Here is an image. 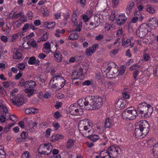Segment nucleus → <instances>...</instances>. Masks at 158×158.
Instances as JSON below:
<instances>
[{
    "mask_svg": "<svg viewBox=\"0 0 158 158\" xmlns=\"http://www.w3.org/2000/svg\"><path fill=\"white\" fill-rule=\"evenodd\" d=\"M149 125L145 120H142L136 124L135 134V137L140 139L145 137L149 131Z\"/></svg>",
    "mask_w": 158,
    "mask_h": 158,
    "instance_id": "1",
    "label": "nucleus"
},
{
    "mask_svg": "<svg viewBox=\"0 0 158 158\" xmlns=\"http://www.w3.org/2000/svg\"><path fill=\"white\" fill-rule=\"evenodd\" d=\"M87 98L88 102H89L88 106L87 107V110H94L99 109L103 105V99L98 96H89Z\"/></svg>",
    "mask_w": 158,
    "mask_h": 158,
    "instance_id": "2",
    "label": "nucleus"
},
{
    "mask_svg": "<svg viewBox=\"0 0 158 158\" xmlns=\"http://www.w3.org/2000/svg\"><path fill=\"white\" fill-rule=\"evenodd\" d=\"M137 110L141 116L148 118L150 116L153 111L152 107L145 102H143L139 104Z\"/></svg>",
    "mask_w": 158,
    "mask_h": 158,
    "instance_id": "3",
    "label": "nucleus"
},
{
    "mask_svg": "<svg viewBox=\"0 0 158 158\" xmlns=\"http://www.w3.org/2000/svg\"><path fill=\"white\" fill-rule=\"evenodd\" d=\"M137 115V112L133 107L127 108L122 114L123 118L127 120H134Z\"/></svg>",
    "mask_w": 158,
    "mask_h": 158,
    "instance_id": "4",
    "label": "nucleus"
},
{
    "mask_svg": "<svg viewBox=\"0 0 158 158\" xmlns=\"http://www.w3.org/2000/svg\"><path fill=\"white\" fill-rule=\"evenodd\" d=\"M65 81L63 77L60 75H55L52 78L50 83L52 84V87L58 89H61L65 85Z\"/></svg>",
    "mask_w": 158,
    "mask_h": 158,
    "instance_id": "5",
    "label": "nucleus"
},
{
    "mask_svg": "<svg viewBox=\"0 0 158 158\" xmlns=\"http://www.w3.org/2000/svg\"><path fill=\"white\" fill-rule=\"evenodd\" d=\"M52 149V147L51 143L42 144L39 147L38 152L40 154L48 155L50 154Z\"/></svg>",
    "mask_w": 158,
    "mask_h": 158,
    "instance_id": "6",
    "label": "nucleus"
},
{
    "mask_svg": "<svg viewBox=\"0 0 158 158\" xmlns=\"http://www.w3.org/2000/svg\"><path fill=\"white\" fill-rule=\"evenodd\" d=\"M10 101L13 104L17 106H19L22 105L25 102L23 96L21 95H12L10 97Z\"/></svg>",
    "mask_w": 158,
    "mask_h": 158,
    "instance_id": "7",
    "label": "nucleus"
},
{
    "mask_svg": "<svg viewBox=\"0 0 158 158\" xmlns=\"http://www.w3.org/2000/svg\"><path fill=\"white\" fill-rule=\"evenodd\" d=\"M150 27V24L143 23L136 30L137 35L141 38H143L148 33V28Z\"/></svg>",
    "mask_w": 158,
    "mask_h": 158,
    "instance_id": "8",
    "label": "nucleus"
},
{
    "mask_svg": "<svg viewBox=\"0 0 158 158\" xmlns=\"http://www.w3.org/2000/svg\"><path fill=\"white\" fill-rule=\"evenodd\" d=\"M69 111L72 115H81L83 113L82 110L80 108L77 103L71 105L69 108Z\"/></svg>",
    "mask_w": 158,
    "mask_h": 158,
    "instance_id": "9",
    "label": "nucleus"
},
{
    "mask_svg": "<svg viewBox=\"0 0 158 158\" xmlns=\"http://www.w3.org/2000/svg\"><path fill=\"white\" fill-rule=\"evenodd\" d=\"M92 126L89 123L87 119H84L80 121L78 123V128L79 130L81 131H86L88 130V132L90 131V128Z\"/></svg>",
    "mask_w": 158,
    "mask_h": 158,
    "instance_id": "10",
    "label": "nucleus"
},
{
    "mask_svg": "<svg viewBox=\"0 0 158 158\" xmlns=\"http://www.w3.org/2000/svg\"><path fill=\"white\" fill-rule=\"evenodd\" d=\"M108 152L111 158H116L118 156L119 152L121 151L120 148L115 145L111 146L108 148Z\"/></svg>",
    "mask_w": 158,
    "mask_h": 158,
    "instance_id": "11",
    "label": "nucleus"
},
{
    "mask_svg": "<svg viewBox=\"0 0 158 158\" xmlns=\"http://www.w3.org/2000/svg\"><path fill=\"white\" fill-rule=\"evenodd\" d=\"M88 98H89V96L86 97L84 99H81L78 100L77 101V104L79 107H81L83 108L84 107L87 110V107L88 106L89 104V102H88V101H87Z\"/></svg>",
    "mask_w": 158,
    "mask_h": 158,
    "instance_id": "12",
    "label": "nucleus"
},
{
    "mask_svg": "<svg viewBox=\"0 0 158 158\" xmlns=\"http://www.w3.org/2000/svg\"><path fill=\"white\" fill-rule=\"evenodd\" d=\"M106 70L104 69V68H102V71L104 72H106L107 74L109 75L111 74L112 75L113 74H115L117 72V69H116L115 67H111V65H110L106 67Z\"/></svg>",
    "mask_w": 158,
    "mask_h": 158,
    "instance_id": "13",
    "label": "nucleus"
},
{
    "mask_svg": "<svg viewBox=\"0 0 158 158\" xmlns=\"http://www.w3.org/2000/svg\"><path fill=\"white\" fill-rule=\"evenodd\" d=\"M98 48V44H94L92 47H89L86 49L85 55L88 56H91Z\"/></svg>",
    "mask_w": 158,
    "mask_h": 158,
    "instance_id": "14",
    "label": "nucleus"
},
{
    "mask_svg": "<svg viewBox=\"0 0 158 158\" xmlns=\"http://www.w3.org/2000/svg\"><path fill=\"white\" fill-rule=\"evenodd\" d=\"M82 71L83 70L82 69L77 68L73 73L72 76L73 77H75L76 78L80 79H81L82 78L83 76Z\"/></svg>",
    "mask_w": 158,
    "mask_h": 158,
    "instance_id": "15",
    "label": "nucleus"
},
{
    "mask_svg": "<svg viewBox=\"0 0 158 158\" xmlns=\"http://www.w3.org/2000/svg\"><path fill=\"white\" fill-rule=\"evenodd\" d=\"M127 18L125 16L124 14H122L119 15L116 19V23L118 24L121 25L125 23Z\"/></svg>",
    "mask_w": 158,
    "mask_h": 158,
    "instance_id": "16",
    "label": "nucleus"
},
{
    "mask_svg": "<svg viewBox=\"0 0 158 158\" xmlns=\"http://www.w3.org/2000/svg\"><path fill=\"white\" fill-rule=\"evenodd\" d=\"M87 137L93 142H95L99 139H104L105 141H106L107 140V138L105 135L103 136V138H101L99 135H88L87 136Z\"/></svg>",
    "mask_w": 158,
    "mask_h": 158,
    "instance_id": "17",
    "label": "nucleus"
},
{
    "mask_svg": "<svg viewBox=\"0 0 158 158\" xmlns=\"http://www.w3.org/2000/svg\"><path fill=\"white\" fill-rule=\"evenodd\" d=\"M134 5V3L132 1H130L128 3L126 9V12L127 14L129 15L130 14Z\"/></svg>",
    "mask_w": 158,
    "mask_h": 158,
    "instance_id": "18",
    "label": "nucleus"
},
{
    "mask_svg": "<svg viewBox=\"0 0 158 158\" xmlns=\"http://www.w3.org/2000/svg\"><path fill=\"white\" fill-rule=\"evenodd\" d=\"M126 105L125 102L118 100L115 104V107L117 110H121L125 107Z\"/></svg>",
    "mask_w": 158,
    "mask_h": 158,
    "instance_id": "19",
    "label": "nucleus"
},
{
    "mask_svg": "<svg viewBox=\"0 0 158 158\" xmlns=\"http://www.w3.org/2000/svg\"><path fill=\"white\" fill-rule=\"evenodd\" d=\"M54 56L55 60L57 62H60L62 60V57L61 53L59 51H56L54 53Z\"/></svg>",
    "mask_w": 158,
    "mask_h": 158,
    "instance_id": "20",
    "label": "nucleus"
},
{
    "mask_svg": "<svg viewBox=\"0 0 158 158\" xmlns=\"http://www.w3.org/2000/svg\"><path fill=\"white\" fill-rule=\"evenodd\" d=\"M152 153L155 157L158 158V142L153 146Z\"/></svg>",
    "mask_w": 158,
    "mask_h": 158,
    "instance_id": "21",
    "label": "nucleus"
},
{
    "mask_svg": "<svg viewBox=\"0 0 158 158\" xmlns=\"http://www.w3.org/2000/svg\"><path fill=\"white\" fill-rule=\"evenodd\" d=\"M26 95L28 97H30L33 95L35 93V90L33 89H26L24 90Z\"/></svg>",
    "mask_w": 158,
    "mask_h": 158,
    "instance_id": "22",
    "label": "nucleus"
},
{
    "mask_svg": "<svg viewBox=\"0 0 158 158\" xmlns=\"http://www.w3.org/2000/svg\"><path fill=\"white\" fill-rule=\"evenodd\" d=\"M38 111V109H35L33 108H27L25 110V112L27 114H29L31 113L35 114L37 113Z\"/></svg>",
    "mask_w": 158,
    "mask_h": 158,
    "instance_id": "23",
    "label": "nucleus"
},
{
    "mask_svg": "<svg viewBox=\"0 0 158 158\" xmlns=\"http://www.w3.org/2000/svg\"><path fill=\"white\" fill-rule=\"evenodd\" d=\"M100 154L102 155V158H111L108 149L107 151H102L100 152Z\"/></svg>",
    "mask_w": 158,
    "mask_h": 158,
    "instance_id": "24",
    "label": "nucleus"
},
{
    "mask_svg": "<svg viewBox=\"0 0 158 158\" xmlns=\"http://www.w3.org/2000/svg\"><path fill=\"white\" fill-rule=\"evenodd\" d=\"M112 123V120L110 119L109 118H107L104 123L105 127L106 128L110 127Z\"/></svg>",
    "mask_w": 158,
    "mask_h": 158,
    "instance_id": "25",
    "label": "nucleus"
},
{
    "mask_svg": "<svg viewBox=\"0 0 158 158\" xmlns=\"http://www.w3.org/2000/svg\"><path fill=\"white\" fill-rule=\"evenodd\" d=\"M22 56L21 53L18 51L15 52L13 55V59H19L22 58Z\"/></svg>",
    "mask_w": 158,
    "mask_h": 158,
    "instance_id": "26",
    "label": "nucleus"
},
{
    "mask_svg": "<svg viewBox=\"0 0 158 158\" xmlns=\"http://www.w3.org/2000/svg\"><path fill=\"white\" fill-rule=\"evenodd\" d=\"M75 140L73 139H68L66 145V147L68 148H70L72 147L74 144Z\"/></svg>",
    "mask_w": 158,
    "mask_h": 158,
    "instance_id": "27",
    "label": "nucleus"
},
{
    "mask_svg": "<svg viewBox=\"0 0 158 158\" xmlns=\"http://www.w3.org/2000/svg\"><path fill=\"white\" fill-rule=\"evenodd\" d=\"M4 149V147L0 146V158H6V153Z\"/></svg>",
    "mask_w": 158,
    "mask_h": 158,
    "instance_id": "28",
    "label": "nucleus"
},
{
    "mask_svg": "<svg viewBox=\"0 0 158 158\" xmlns=\"http://www.w3.org/2000/svg\"><path fill=\"white\" fill-rule=\"evenodd\" d=\"M96 78L101 84L104 81V79L99 73L98 72L96 74Z\"/></svg>",
    "mask_w": 158,
    "mask_h": 158,
    "instance_id": "29",
    "label": "nucleus"
},
{
    "mask_svg": "<svg viewBox=\"0 0 158 158\" xmlns=\"http://www.w3.org/2000/svg\"><path fill=\"white\" fill-rule=\"evenodd\" d=\"M68 38V39L71 40H75L77 39L79 37V35L73 32L71 33Z\"/></svg>",
    "mask_w": 158,
    "mask_h": 158,
    "instance_id": "30",
    "label": "nucleus"
},
{
    "mask_svg": "<svg viewBox=\"0 0 158 158\" xmlns=\"http://www.w3.org/2000/svg\"><path fill=\"white\" fill-rule=\"evenodd\" d=\"M94 23L95 26L94 28L98 26L100 24V19L99 18L97 17H95L94 19Z\"/></svg>",
    "mask_w": 158,
    "mask_h": 158,
    "instance_id": "31",
    "label": "nucleus"
},
{
    "mask_svg": "<svg viewBox=\"0 0 158 158\" xmlns=\"http://www.w3.org/2000/svg\"><path fill=\"white\" fill-rule=\"evenodd\" d=\"M146 9L147 11L150 13H153L155 12L154 8L149 5H147Z\"/></svg>",
    "mask_w": 158,
    "mask_h": 158,
    "instance_id": "32",
    "label": "nucleus"
},
{
    "mask_svg": "<svg viewBox=\"0 0 158 158\" xmlns=\"http://www.w3.org/2000/svg\"><path fill=\"white\" fill-rule=\"evenodd\" d=\"M30 157L29 152L27 151L25 152L21 156V158H30Z\"/></svg>",
    "mask_w": 158,
    "mask_h": 158,
    "instance_id": "33",
    "label": "nucleus"
},
{
    "mask_svg": "<svg viewBox=\"0 0 158 158\" xmlns=\"http://www.w3.org/2000/svg\"><path fill=\"white\" fill-rule=\"evenodd\" d=\"M135 15H137V17H138V20L140 21H141L143 19V17L142 16L141 13L140 12L137 11L135 12Z\"/></svg>",
    "mask_w": 158,
    "mask_h": 158,
    "instance_id": "34",
    "label": "nucleus"
},
{
    "mask_svg": "<svg viewBox=\"0 0 158 158\" xmlns=\"http://www.w3.org/2000/svg\"><path fill=\"white\" fill-rule=\"evenodd\" d=\"M123 39H122V43H123V44H122V45L123 46H125V47H127L128 46L130 45V44H131V40H130V39H127V40L125 41V42H123Z\"/></svg>",
    "mask_w": 158,
    "mask_h": 158,
    "instance_id": "35",
    "label": "nucleus"
},
{
    "mask_svg": "<svg viewBox=\"0 0 158 158\" xmlns=\"http://www.w3.org/2000/svg\"><path fill=\"white\" fill-rule=\"evenodd\" d=\"M143 58L144 60L146 61L150 60L151 57L147 53H145L143 55Z\"/></svg>",
    "mask_w": 158,
    "mask_h": 158,
    "instance_id": "36",
    "label": "nucleus"
},
{
    "mask_svg": "<svg viewBox=\"0 0 158 158\" xmlns=\"http://www.w3.org/2000/svg\"><path fill=\"white\" fill-rule=\"evenodd\" d=\"M29 86H30V88L33 89L35 87L36 85V83L34 81L32 80H29Z\"/></svg>",
    "mask_w": 158,
    "mask_h": 158,
    "instance_id": "37",
    "label": "nucleus"
},
{
    "mask_svg": "<svg viewBox=\"0 0 158 158\" xmlns=\"http://www.w3.org/2000/svg\"><path fill=\"white\" fill-rule=\"evenodd\" d=\"M14 26L16 27H19L21 26L22 24L21 20H18L15 21L14 22Z\"/></svg>",
    "mask_w": 158,
    "mask_h": 158,
    "instance_id": "38",
    "label": "nucleus"
},
{
    "mask_svg": "<svg viewBox=\"0 0 158 158\" xmlns=\"http://www.w3.org/2000/svg\"><path fill=\"white\" fill-rule=\"evenodd\" d=\"M54 24V25H53V27H54L55 25V23L54 22H52L51 23H48L47 22H44V25L45 27H46L48 28V29H50L51 28H52V27H48V25H49L50 24Z\"/></svg>",
    "mask_w": 158,
    "mask_h": 158,
    "instance_id": "39",
    "label": "nucleus"
},
{
    "mask_svg": "<svg viewBox=\"0 0 158 158\" xmlns=\"http://www.w3.org/2000/svg\"><path fill=\"white\" fill-rule=\"evenodd\" d=\"M35 58L34 56L30 57L28 61V63L30 64H34V63L35 60Z\"/></svg>",
    "mask_w": 158,
    "mask_h": 158,
    "instance_id": "40",
    "label": "nucleus"
},
{
    "mask_svg": "<svg viewBox=\"0 0 158 158\" xmlns=\"http://www.w3.org/2000/svg\"><path fill=\"white\" fill-rule=\"evenodd\" d=\"M48 35L47 33L44 34L40 38V40L42 41H46L48 39Z\"/></svg>",
    "mask_w": 158,
    "mask_h": 158,
    "instance_id": "41",
    "label": "nucleus"
},
{
    "mask_svg": "<svg viewBox=\"0 0 158 158\" xmlns=\"http://www.w3.org/2000/svg\"><path fill=\"white\" fill-rule=\"evenodd\" d=\"M44 46L45 49L48 50L51 49V45L49 42H46L44 44Z\"/></svg>",
    "mask_w": 158,
    "mask_h": 158,
    "instance_id": "42",
    "label": "nucleus"
},
{
    "mask_svg": "<svg viewBox=\"0 0 158 158\" xmlns=\"http://www.w3.org/2000/svg\"><path fill=\"white\" fill-rule=\"evenodd\" d=\"M82 23L81 22H80L78 24L77 23H76L74 24L78 28L79 32H80L81 30L82 27Z\"/></svg>",
    "mask_w": 158,
    "mask_h": 158,
    "instance_id": "43",
    "label": "nucleus"
},
{
    "mask_svg": "<svg viewBox=\"0 0 158 158\" xmlns=\"http://www.w3.org/2000/svg\"><path fill=\"white\" fill-rule=\"evenodd\" d=\"M77 2L78 3L81 4V6L82 7H84L85 5V0H77Z\"/></svg>",
    "mask_w": 158,
    "mask_h": 158,
    "instance_id": "44",
    "label": "nucleus"
},
{
    "mask_svg": "<svg viewBox=\"0 0 158 158\" xmlns=\"http://www.w3.org/2000/svg\"><path fill=\"white\" fill-rule=\"evenodd\" d=\"M112 27V25L109 24H106V26L104 27V29L105 30L108 31Z\"/></svg>",
    "mask_w": 158,
    "mask_h": 158,
    "instance_id": "45",
    "label": "nucleus"
},
{
    "mask_svg": "<svg viewBox=\"0 0 158 158\" xmlns=\"http://www.w3.org/2000/svg\"><path fill=\"white\" fill-rule=\"evenodd\" d=\"M9 118L11 120L15 122L16 121L18 120V118L15 115H10Z\"/></svg>",
    "mask_w": 158,
    "mask_h": 158,
    "instance_id": "46",
    "label": "nucleus"
},
{
    "mask_svg": "<svg viewBox=\"0 0 158 158\" xmlns=\"http://www.w3.org/2000/svg\"><path fill=\"white\" fill-rule=\"evenodd\" d=\"M25 81L24 79L21 78L19 81L18 85L19 86H23L25 84Z\"/></svg>",
    "mask_w": 158,
    "mask_h": 158,
    "instance_id": "47",
    "label": "nucleus"
},
{
    "mask_svg": "<svg viewBox=\"0 0 158 158\" xmlns=\"http://www.w3.org/2000/svg\"><path fill=\"white\" fill-rule=\"evenodd\" d=\"M138 17L137 15H135V12L134 13V17L132 18L131 22L133 23H135L138 20Z\"/></svg>",
    "mask_w": 158,
    "mask_h": 158,
    "instance_id": "48",
    "label": "nucleus"
},
{
    "mask_svg": "<svg viewBox=\"0 0 158 158\" xmlns=\"http://www.w3.org/2000/svg\"><path fill=\"white\" fill-rule=\"evenodd\" d=\"M25 67V65L23 63H19L18 64V68L19 69L22 70Z\"/></svg>",
    "mask_w": 158,
    "mask_h": 158,
    "instance_id": "49",
    "label": "nucleus"
},
{
    "mask_svg": "<svg viewBox=\"0 0 158 158\" xmlns=\"http://www.w3.org/2000/svg\"><path fill=\"white\" fill-rule=\"evenodd\" d=\"M27 136L26 133L24 131H23L21 134V139H22L23 140H24L27 138Z\"/></svg>",
    "mask_w": 158,
    "mask_h": 158,
    "instance_id": "50",
    "label": "nucleus"
},
{
    "mask_svg": "<svg viewBox=\"0 0 158 158\" xmlns=\"http://www.w3.org/2000/svg\"><path fill=\"white\" fill-rule=\"evenodd\" d=\"M58 139L56 135H54L51 138L50 140L51 141H55Z\"/></svg>",
    "mask_w": 158,
    "mask_h": 158,
    "instance_id": "51",
    "label": "nucleus"
},
{
    "mask_svg": "<svg viewBox=\"0 0 158 158\" xmlns=\"http://www.w3.org/2000/svg\"><path fill=\"white\" fill-rule=\"evenodd\" d=\"M27 15L28 18L29 19H31L33 17V13L31 11H28L27 13Z\"/></svg>",
    "mask_w": 158,
    "mask_h": 158,
    "instance_id": "52",
    "label": "nucleus"
},
{
    "mask_svg": "<svg viewBox=\"0 0 158 158\" xmlns=\"http://www.w3.org/2000/svg\"><path fill=\"white\" fill-rule=\"evenodd\" d=\"M54 118L56 119L59 118L60 117V115L59 112L57 111L54 114Z\"/></svg>",
    "mask_w": 158,
    "mask_h": 158,
    "instance_id": "53",
    "label": "nucleus"
},
{
    "mask_svg": "<svg viewBox=\"0 0 158 158\" xmlns=\"http://www.w3.org/2000/svg\"><path fill=\"white\" fill-rule=\"evenodd\" d=\"M103 37H104L103 35L101 34H99L96 36L95 39L98 40L99 41L103 39Z\"/></svg>",
    "mask_w": 158,
    "mask_h": 158,
    "instance_id": "54",
    "label": "nucleus"
},
{
    "mask_svg": "<svg viewBox=\"0 0 158 158\" xmlns=\"http://www.w3.org/2000/svg\"><path fill=\"white\" fill-rule=\"evenodd\" d=\"M52 125L55 128L56 130H57L60 127V124L57 123H53Z\"/></svg>",
    "mask_w": 158,
    "mask_h": 158,
    "instance_id": "55",
    "label": "nucleus"
},
{
    "mask_svg": "<svg viewBox=\"0 0 158 158\" xmlns=\"http://www.w3.org/2000/svg\"><path fill=\"white\" fill-rule=\"evenodd\" d=\"M140 66L138 64H135L133 65L132 66L130 67V69L131 70H133L135 69L138 68H139Z\"/></svg>",
    "mask_w": 158,
    "mask_h": 158,
    "instance_id": "56",
    "label": "nucleus"
},
{
    "mask_svg": "<svg viewBox=\"0 0 158 158\" xmlns=\"http://www.w3.org/2000/svg\"><path fill=\"white\" fill-rule=\"evenodd\" d=\"M81 17L82 18V19H83L84 21L85 22H87L89 20V18L86 15H81Z\"/></svg>",
    "mask_w": 158,
    "mask_h": 158,
    "instance_id": "57",
    "label": "nucleus"
},
{
    "mask_svg": "<svg viewBox=\"0 0 158 158\" xmlns=\"http://www.w3.org/2000/svg\"><path fill=\"white\" fill-rule=\"evenodd\" d=\"M23 12L22 11H21L18 13H16V14L14 16V18L15 19H17L19 17L21 16L22 15H23Z\"/></svg>",
    "mask_w": 158,
    "mask_h": 158,
    "instance_id": "58",
    "label": "nucleus"
},
{
    "mask_svg": "<svg viewBox=\"0 0 158 158\" xmlns=\"http://www.w3.org/2000/svg\"><path fill=\"white\" fill-rule=\"evenodd\" d=\"M91 84V82L89 80H86L82 83V84L84 85H89Z\"/></svg>",
    "mask_w": 158,
    "mask_h": 158,
    "instance_id": "59",
    "label": "nucleus"
},
{
    "mask_svg": "<svg viewBox=\"0 0 158 158\" xmlns=\"http://www.w3.org/2000/svg\"><path fill=\"white\" fill-rule=\"evenodd\" d=\"M70 17L69 14V13L67 12L66 14L65 15L64 17V20L65 21V22L66 23L67 22V21L68 19H69Z\"/></svg>",
    "mask_w": 158,
    "mask_h": 158,
    "instance_id": "60",
    "label": "nucleus"
},
{
    "mask_svg": "<svg viewBox=\"0 0 158 158\" xmlns=\"http://www.w3.org/2000/svg\"><path fill=\"white\" fill-rule=\"evenodd\" d=\"M31 46L34 48H35L37 46V44L36 43V41L34 40L31 41Z\"/></svg>",
    "mask_w": 158,
    "mask_h": 158,
    "instance_id": "61",
    "label": "nucleus"
},
{
    "mask_svg": "<svg viewBox=\"0 0 158 158\" xmlns=\"http://www.w3.org/2000/svg\"><path fill=\"white\" fill-rule=\"evenodd\" d=\"M123 97L124 99L128 98L129 97V95L127 93L124 92L122 93Z\"/></svg>",
    "mask_w": 158,
    "mask_h": 158,
    "instance_id": "62",
    "label": "nucleus"
},
{
    "mask_svg": "<svg viewBox=\"0 0 158 158\" xmlns=\"http://www.w3.org/2000/svg\"><path fill=\"white\" fill-rule=\"evenodd\" d=\"M29 27V24L26 23L25 24L24 27L22 28V30L23 31H25L27 30Z\"/></svg>",
    "mask_w": 158,
    "mask_h": 158,
    "instance_id": "63",
    "label": "nucleus"
},
{
    "mask_svg": "<svg viewBox=\"0 0 158 158\" xmlns=\"http://www.w3.org/2000/svg\"><path fill=\"white\" fill-rule=\"evenodd\" d=\"M46 55L43 53H40L39 54L38 57L40 59H43L45 58Z\"/></svg>",
    "mask_w": 158,
    "mask_h": 158,
    "instance_id": "64",
    "label": "nucleus"
}]
</instances>
